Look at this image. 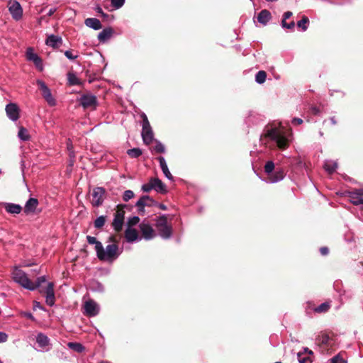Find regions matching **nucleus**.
Masks as SVG:
<instances>
[{"mask_svg": "<svg viewBox=\"0 0 363 363\" xmlns=\"http://www.w3.org/2000/svg\"><path fill=\"white\" fill-rule=\"evenodd\" d=\"M291 133L272 125H266L260 135V141L264 144L269 142L279 150H284L288 148L290 143Z\"/></svg>", "mask_w": 363, "mask_h": 363, "instance_id": "1", "label": "nucleus"}, {"mask_svg": "<svg viewBox=\"0 0 363 363\" xmlns=\"http://www.w3.org/2000/svg\"><path fill=\"white\" fill-rule=\"evenodd\" d=\"M98 248L96 256L99 260L104 262H113L122 252V250H120L118 246L115 243L108 245L105 249L103 245Z\"/></svg>", "mask_w": 363, "mask_h": 363, "instance_id": "2", "label": "nucleus"}, {"mask_svg": "<svg viewBox=\"0 0 363 363\" xmlns=\"http://www.w3.org/2000/svg\"><path fill=\"white\" fill-rule=\"evenodd\" d=\"M155 228L158 235L163 240H169L172 236V228L167 223V215L162 214L155 219Z\"/></svg>", "mask_w": 363, "mask_h": 363, "instance_id": "3", "label": "nucleus"}, {"mask_svg": "<svg viewBox=\"0 0 363 363\" xmlns=\"http://www.w3.org/2000/svg\"><path fill=\"white\" fill-rule=\"evenodd\" d=\"M13 280L20 286L29 291H34L33 282L28 277L27 274L18 267H15L11 272Z\"/></svg>", "mask_w": 363, "mask_h": 363, "instance_id": "4", "label": "nucleus"}, {"mask_svg": "<svg viewBox=\"0 0 363 363\" xmlns=\"http://www.w3.org/2000/svg\"><path fill=\"white\" fill-rule=\"evenodd\" d=\"M274 169V163L273 161H267L264 165V172L269 175L268 180L266 181L267 183H277L281 181L284 177L285 173L282 169H277L274 174H270Z\"/></svg>", "mask_w": 363, "mask_h": 363, "instance_id": "5", "label": "nucleus"}, {"mask_svg": "<svg viewBox=\"0 0 363 363\" xmlns=\"http://www.w3.org/2000/svg\"><path fill=\"white\" fill-rule=\"evenodd\" d=\"M140 118L143 120L141 135L143 143L145 145H150L155 140L152 127L145 113H142L140 114Z\"/></svg>", "mask_w": 363, "mask_h": 363, "instance_id": "6", "label": "nucleus"}, {"mask_svg": "<svg viewBox=\"0 0 363 363\" xmlns=\"http://www.w3.org/2000/svg\"><path fill=\"white\" fill-rule=\"evenodd\" d=\"M345 196L349 198V201L354 206L361 205L363 203V189H354L352 191H346Z\"/></svg>", "mask_w": 363, "mask_h": 363, "instance_id": "7", "label": "nucleus"}, {"mask_svg": "<svg viewBox=\"0 0 363 363\" xmlns=\"http://www.w3.org/2000/svg\"><path fill=\"white\" fill-rule=\"evenodd\" d=\"M92 201L91 204L94 207L101 206L106 198V190L104 187H95L92 192Z\"/></svg>", "mask_w": 363, "mask_h": 363, "instance_id": "8", "label": "nucleus"}, {"mask_svg": "<svg viewBox=\"0 0 363 363\" xmlns=\"http://www.w3.org/2000/svg\"><path fill=\"white\" fill-rule=\"evenodd\" d=\"M36 83L38 85L40 90L41 91L43 97L48 102V104L52 106H55L56 104V101L52 96L51 91L46 85V84L40 79H38Z\"/></svg>", "mask_w": 363, "mask_h": 363, "instance_id": "9", "label": "nucleus"}, {"mask_svg": "<svg viewBox=\"0 0 363 363\" xmlns=\"http://www.w3.org/2000/svg\"><path fill=\"white\" fill-rule=\"evenodd\" d=\"M156 205H157V202L148 195L142 196L135 203L138 213L142 215L145 213V206H155Z\"/></svg>", "mask_w": 363, "mask_h": 363, "instance_id": "10", "label": "nucleus"}, {"mask_svg": "<svg viewBox=\"0 0 363 363\" xmlns=\"http://www.w3.org/2000/svg\"><path fill=\"white\" fill-rule=\"evenodd\" d=\"M139 228L143 238L146 240H152L157 235L152 225L145 220L139 224Z\"/></svg>", "mask_w": 363, "mask_h": 363, "instance_id": "11", "label": "nucleus"}, {"mask_svg": "<svg viewBox=\"0 0 363 363\" xmlns=\"http://www.w3.org/2000/svg\"><path fill=\"white\" fill-rule=\"evenodd\" d=\"M125 212L121 209H118L114 214V218L112 222V226L115 231H121L124 223Z\"/></svg>", "mask_w": 363, "mask_h": 363, "instance_id": "12", "label": "nucleus"}, {"mask_svg": "<svg viewBox=\"0 0 363 363\" xmlns=\"http://www.w3.org/2000/svg\"><path fill=\"white\" fill-rule=\"evenodd\" d=\"M9 11L14 20L18 21L22 18L23 9L18 1H10Z\"/></svg>", "mask_w": 363, "mask_h": 363, "instance_id": "13", "label": "nucleus"}, {"mask_svg": "<svg viewBox=\"0 0 363 363\" xmlns=\"http://www.w3.org/2000/svg\"><path fill=\"white\" fill-rule=\"evenodd\" d=\"M35 340L39 347V349L37 350L38 351L47 352L50 350V339L46 335L42 333L37 334L35 337Z\"/></svg>", "mask_w": 363, "mask_h": 363, "instance_id": "14", "label": "nucleus"}, {"mask_svg": "<svg viewBox=\"0 0 363 363\" xmlns=\"http://www.w3.org/2000/svg\"><path fill=\"white\" fill-rule=\"evenodd\" d=\"M84 313L89 316L94 317L99 313V305L93 300H89L84 305Z\"/></svg>", "mask_w": 363, "mask_h": 363, "instance_id": "15", "label": "nucleus"}, {"mask_svg": "<svg viewBox=\"0 0 363 363\" xmlns=\"http://www.w3.org/2000/svg\"><path fill=\"white\" fill-rule=\"evenodd\" d=\"M7 117L12 121H16L19 118V108L15 103H9L6 106Z\"/></svg>", "mask_w": 363, "mask_h": 363, "instance_id": "16", "label": "nucleus"}, {"mask_svg": "<svg viewBox=\"0 0 363 363\" xmlns=\"http://www.w3.org/2000/svg\"><path fill=\"white\" fill-rule=\"evenodd\" d=\"M79 104L84 108L95 107L97 104V99L94 95L84 94L79 99Z\"/></svg>", "mask_w": 363, "mask_h": 363, "instance_id": "17", "label": "nucleus"}, {"mask_svg": "<svg viewBox=\"0 0 363 363\" xmlns=\"http://www.w3.org/2000/svg\"><path fill=\"white\" fill-rule=\"evenodd\" d=\"M26 57L28 60L32 61L36 68L40 71L43 69V64L42 59L35 52H33L32 48H29L26 51Z\"/></svg>", "mask_w": 363, "mask_h": 363, "instance_id": "18", "label": "nucleus"}, {"mask_svg": "<svg viewBox=\"0 0 363 363\" xmlns=\"http://www.w3.org/2000/svg\"><path fill=\"white\" fill-rule=\"evenodd\" d=\"M45 302L49 306H53L55 302V296L54 293V284L49 282L45 290Z\"/></svg>", "mask_w": 363, "mask_h": 363, "instance_id": "19", "label": "nucleus"}, {"mask_svg": "<svg viewBox=\"0 0 363 363\" xmlns=\"http://www.w3.org/2000/svg\"><path fill=\"white\" fill-rule=\"evenodd\" d=\"M150 182L152 184L153 189L160 194H165L167 192L166 185L159 178L152 177Z\"/></svg>", "mask_w": 363, "mask_h": 363, "instance_id": "20", "label": "nucleus"}, {"mask_svg": "<svg viewBox=\"0 0 363 363\" xmlns=\"http://www.w3.org/2000/svg\"><path fill=\"white\" fill-rule=\"evenodd\" d=\"M45 43L47 45L55 48L62 43V39L60 36L51 34L48 36Z\"/></svg>", "mask_w": 363, "mask_h": 363, "instance_id": "21", "label": "nucleus"}, {"mask_svg": "<svg viewBox=\"0 0 363 363\" xmlns=\"http://www.w3.org/2000/svg\"><path fill=\"white\" fill-rule=\"evenodd\" d=\"M38 205V201L35 198H30L24 206V212L26 214L34 213Z\"/></svg>", "mask_w": 363, "mask_h": 363, "instance_id": "22", "label": "nucleus"}, {"mask_svg": "<svg viewBox=\"0 0 363 363\" xmlns=\"http://www.w3.org/2000/svg\"><path fill=\"white\" fill-rule=\"evenodd\" d=\"M157 160L159 161L161 169H162L164 175L165 176V177L169 180H171V181L173 180V176L172 175V174L170 173V172L169 170V168L167 167V164L164 157L162 156H160L157 158Z\"/></svg>", "mask_w": 363, "mask_h": 363, "instance_id": "23", "label": "nucleus"}, {"mask_svg": "<svg viewBox=\"0 0 363 363\" xmlns=\"http://www.w3.org/2000/svg\"><path fill=\"white\" fill-rule=\"evenodd\" d=\"M125 238L128 242H133L136 240H140L138 238V233L134 228L128 227L125 231Z\"/></svg>", "mask_w": 363, "mask_h": 363, "instance_id": "24", "label": "nucleus"}, {"mask_svg": "<svg viewBox=\"0 0 363 363\" xmlns=\"http://www.w3.org/2000/svg\"><path fill=\"white\" fill-rule=\"evenodd\" d=\"M113 33V30L111 28H104L98 34V40L101 43H105L111 38Z\"/></svg>", "mask_w": 363, "mask_h": 363, "instance_id": "25", "label": "nucleus"}, {"mask_svg": "<svg viewBox=\"0 0 363 363\" xmlns=\"http://www.w3.org/2000/svg\"><path fill=\"white\" fill-rule=\"evenodd\" d=\"M271 18H272L271 13L268 10L264 9V10H262L258 13L257 21L259 23L265 26L269 21Z\"/></svg>", "mask_w": 363, "mask_h": 363, "instance_id": "26", "label": "nucleus"}, {"mask_svg": "<svg viewBox=\"0 0 363 363\" xmlns=\"http://www.w3.org/2000/svg\"><path fill=\"white\" fill-rule=\"evenodd\" d=\"M84 24L86 26L95 30H98L101 28V23L100 21L96 18H88L85 19Z\"/></svg>", "mask_w": 363, "mask_h": 363, "instance_id": "27", "label": "nucleus"}, {"mask_svg": "<svg viewBox=\"0 0 363 363\" xmlns=\"http://www.w3.org/2000/svg\"><path fill=\"white\" fill-rule=\"evenodd\" d=\"M4 207L6 212L11 214H18L22 210L21 205L13 203H5Z\"/></svg>", "mask_w": 363, "mask_h": 363, "instance_id": "28", "label": "nucleus"}, {"mask_svg": "<svg viewBox=\"0 0 363 363\" xmlns=\"http://www.w3.org/2000/svg\"><path fill=\"white\" fill-rule=\"evenodd\" d=\"M89 288L92 291L100 292V293L104 291V285L101 282H99V281L95 280V279H93L89 281Z\"/></svg>", "mask_w": 363, "mask_h": 363, "instance_id": "29", "label": "nucleus"}, {"mask_svg": "<svg viewBox=\"0 0 363 363\" xmlns=\"http://www.w3.org/2000/svg\"><path fill=\"white\" fill-rule=\"evenodd\" d=\"M323 167L328 174H333L337 168V163L335 161L326 160L324 162Z\"/></svg>", "mask_w": 363, "mask_h": 363, "instance_id": "30", "label": "nucleus"}, {"mask_svg": "<svg viewBox=\"0 0 363 363\" xmlns=\"http://www.w3.org/2000/svg\"><path fill=\"white\" fill-rule=\"evenodd\" d=\"M297 359L299 363H312L313 359L311 357L306 356L305 353L300 351L297 353Z\"/></svg>", "mask_w": 363, "mask_h": 363, "instance_id": "31", "label": "nucleus"}, {"mask_svg": "<svg viewBox=\"0 0 363 363\" xmlns=\"http://www.w3.org/2000/svg\"><path fill=\"white\" fill-rule=\"evenodd\" d=\"M67 346L69 349L73 350L74 351H76L77 352H82L84 351L85 347L79 342H69L67 344Z\"/></svg>", "mask_w": 363, "mask_h": 363, "instance_id": "32", "label": "nucleus"}, {"mask_svg": "<svg viewBox=\"0 0 363 363\" xmlns=\"http://www.w3.org/2000/svg\"><path fill=\"white\" fill-rule=\"evenodd\" d=\"M330 308V302L326 301L314 308L315 313H321L327 312Z\"/></svg>", "mask_w": 363, "mask_h": 363, "instance_id": "33", "label": "nucleus"}, {"mask_svg": "<svg viewBox=\"0 0 363 363\" xmlns=\"http://www.w3.org/2000/svg\"><path fill=\"white\" fill-rule=\"evenodd\" d=\"M267 79V73L263 70L259 71L255 75V82L259 84H263Z\"/></svg>", "mask_w": 363, "mask_h": 363, "instance_id": "34", "label": "nucleus"}, {"mask_svg": "<svg viewBox=\"0 0 363 363\" xmlns=\"http://www.w3.org/2000/svg\"><path fill=\"white\" fill-rule=\"evenodd\" d=\"M18 138L23 141H27L30 139V135L26 128L21 127L18 133Z\"/></svg>", "mask_w": 363, "mask_h": 363, "instance_id": "35", "label": "nucleus"}, {"mask_svg": "<svg viewBox=\"0 0 363 363\" xmlns=\"http://www.w3.org/2000/svg\"><path fill=\"white\" fill-rule=\"evenodd\" d=\"M106 220V217L105 216H100L96 218V220L94 222V228L96 229L101 228Z\"/></svg>", "mask_w": 363, "mask_h": 363, "instance_id": "36", "label": "nucleus"}, {"mask_svg": "<svg viewBox=\"0 0 363 363\" xmlns=\"http://www.w3.org/2000/svg\"><path fill=\"white\" fill-rule=\"evenodd\" d=\"M142 153V150L138 147H134L127 150V154L132 158H138Z\"/></svg>", "mask_w": 363, "mask_h": 363, "instance_id": "37", "label": "nucleus"}, {"mask_svg": "<svg viewBox=\"0 0 363 363\" xmlns=\"http://www.w3.org/2000/svg\"><path fill=\"white\" fill-rule=\"evenodd\" d=\"M86 240L90 245H95V250L96 253H97L99 248L98 247L101 246L102 243L100 241H98L95 237H92L91 235L86 236Z\"/></svg>", "mask_w": 363, "mask_h": 363, "instance_id": "38", "label": "nucleus"}, {"mask_svg": "<svg viewBox=\"0 0 363 363\" xmlns=\"http://www.w3.org/2000/svg\"><path fill=\"white\" fill-rule=\"evenodd\" d=\"M309 23V19L306 16H303L302 19L297 22V26L299 28H301L303 31H306L308 28V24Z\"/></svg>", "mask_w": 363, "mask_h": 363, "instance_id": "39", "label": "nucleus"}, {"mask_svg": "<svg viewBox=\"0 0 363 363\" xmlns=\"http://www.w3.org/2000/svg\"><path fill=\"white\" fill-rule=\"evenodd\" d=\"M155 143L154 150L157 153H164L166 151L165 146L158 140L155 139Z\"/></svg>", "mask_w": 363, "mask_h": 363, "instance_id": "40", "label": "nucleus"}, {"mask_svg": "<svg viewBox=\"0 0 363 363\" xmlns=\"http://www.w3.org/2000/svg\"><path fill=\"white\" fill-rule=\"evenodd\" d=\"M281 27L284 29L293 30L295 27V22L294 21H291L289 23H286V21H281Z\"/></svg>", "mask_w": 363, "mask_h": 363, "instance_id": "41", "label": "nucleus"}, {"mask_svg": "<svg viewBox=\"0 0 363 363\" xmlns=\"http://www.w3.org/2000/svg\"><path fill=\"white\" fill-rule=\"evenodd\" d=\"M330 337L327 334H323L319 337V341L322 345H328L330 344Z\"/></svg>", "mask_w": 363, "mask_h": 363, "instance_id": "42", "label": "nucleus"}, {"mask_svg": "<svg viewBox=\"0 0 363 363\" xmlns=\"http://www.w3.org/2000/svg\"><path fill=\"white\" fill-rule=\"evenodd\" d=\"M125 0H111V6L116 9H121L125 4Z\"/></svg>", "mask_w": 363, "mask_h": 363, "instance_id": "43", "label": "nucleus"}, {"mask_svg": "<svg viewBox=\"0 0 363 363\" xmlns=\"http://www.w3.org/2000/svg\"><path fill=\"white\" fill-rule=\"evenodd\" d=\"M134 197V193L132 190H125L123 195V199L125 201H128Z\"/></svg>", "mask_w": 363, "mask_h": 363, "instance_id": "44", "label": "nucleus"}, {"mask_svg": "<svg viewBox=\"0 0 363 363\" xmlns=\"http://www.w3.org/2000/svg\"><path fill=\"white\" fill-rule=\"evenodd\" d=\"M140 221V218L137 216H135L133 217L129 218L128 220V227H131L133 225H137Z\"/></svg>", "mask_w": 363, "mask_h": 363, "instance_id": "45", "label": "nucleus"}, {"mask_svg": "<svg viewBox=\"0 0 363 363\" xmlns=\"http://www.w3.org/2000/svg\"><path fill=\"white\" fill-rule=\"evenodd\" d=\"M46 281V278L45 276H41L37 278L35 283H33V286L35 289L40 287L43 283Z\"/></svg>", "mask_w": 363, "mask_h": 363, "instance_id": "46", "label": "nucleus"}, {"mask_svg": "<svg viewBox=\"0 0 363 363\" xmlns=\"http://www.w3.org/2000/svg\"><path fill=\"white\" fill-rule=\"evenodd\" d=\"M331 363H347V362L340 355L337 354L330 359Z\"/></svg>", "mask_w": 363, "mask_h": 363, "instance_id": "47", "label": "nucleus"}, {"mask_svg": "<svg viewBox=\"0 0 363 363\" xmlns=\"http://www.w3.org/2000/svg\"><path fill=\"white\" fill-rule=\"evenodd\" d=\"M141 189L144 192H149L151 190H152L153 189V186H152V184L150 182V180L149 181L148 183L143 184V186L141 187Z\"/></svg>", "mask_w": 363, "mask_h": 363, "instance_id": "48", "label": "nucleus"}, {"mask_svg": "<svg viewBox=\"0 0 363 363\" xmlns=\"http://www.w3.org/2000/svg\"><path fill=\"white\" fill-rule=\"evenodd\" d=\"M65 55L66 57L70 60H74L78 57L77 55H73L72 52L70 50H66L65 52Z\"/></svg>", "mask_w": 363, "mask_h": 363, "instance_id": "49", "label": "nucleus"}, {"mask_svg": "<svg viewBox=\"0 0 363 363\" xmlns=\"http://www.w3.org/2000/svg\"><path fill=\"white\" fill-rule=\"evenodd\" d=\"M8 338L9 335L7 333L0 331V343L6 342Z\"/></svg>", "mask_w": 363, "mask_h": 363, "instance_id": "50", "label": "nucleus"}, {"mask_svg": "<svg viewBox=\"0 0 363 363\" xmlns=\"http://www.w3.org/2000/svg\"><path fill=\"white\" fill-rule=\"evenodd\" d=\"M69 82L72 85H76L79 84L78 79L74 75L72 77L71 75L69 76Z\"/></svg>", "mask_w": 363, "mask_h": 363, "instance_id": "51", "label": "nucleus"}, {"mask_svg": "<svg viewBox=\"0 0 363 363\" xmlns=\"http://www.w3.org/2000/svg\"><path fill=\"white\" fill-rule=\"evenodd\" d=\"M301 351L303 353H305L306 356L312 357V356L313 355V352L311 350L308 349V347H303Z\"/></svg>", "mask_w": 363, "mask_h": 363, "instance_id": "52", "label": "nucleus"}, {"mask_svg": "<svg viewBox=\"0 0 363 363\" xmlns=\"http://www.w3.org/2000/svg\"><path fill=\"white\" fill-rule=\"evenodd\" d=\"M293 15L291 11H286L283 14V18L281 21H286L287 19L290 18Z\"/></svg>", "mask_w": 363, "mask_h": 363, "instance_id": "53", "label": "nucleus"}, {"mask_svg": "<svg viewBox=\"0 0 363 363\" xmlns=\"http://www.w3.org/2000/svg\"><path fill=\"white\" fill-rule=\"evenodd\" d=\"M291 123H292V124H294L295 125H301L303 123V120L299 118H294L291 120Z\"/></svg>", "mask_w": 363, "mask_h": 363, "instance_id": "54", "label": "nucleus"}, {"mask_svg": "<svg viewBox=\"0 0 363 363\" xmlns=\"http://www.w3.org/2000/svg\"><path fill=\"white\" fill-rule=\"evenodd\" d=\"M320 252L322 255H327L329 253V249L327 247H322L320 248Z\"/></svg>", "mask_w": 363, "mask_h": 363, "instance_id": "55", "label": "nucleus"}, {"mask_svg": "<svg viewBox=\"0 0 363 363\" xmlns=\"http://www.w3.org/2000/svg\"><path fill=\"white\" fill-rule=\"evenodd\" d=\"M311 111L313 114L314 115H318L319 113H320V110L318 108H317L316 106H313L311 107Z\"/></svg>", "mask_w": 363, "mask_h": 363, "instance_id": "56", "label": "nucleus"}, {"mask_svg": "<svg viewBox=\"0 0 363 363\" xmlns=\"http://www.w3.org/2000/svg\"><path fill=\"white\" fill-rule=\"evenodd\" d=\"M94 11L99 14H102L104 13L101 7L99 5H96L94 7Z\"/></svg>", "mask_w": 363, "mask_h": 363, "instance_id": "57", "label": "nucleus"}, {"mask_svg": "<svg viewBox=\"0 0 363 363\" xmlns=\"http://www.w3.org/2000/svg\"><path fill=\"white\" fill-rule=\"evenodd\" d=\"M23 315L25 317H26L27 318H29L30 320H34L35 319L33 315V314L31 313H30V312H25V313H23Z\"/></svg>", "mask_w": 363, "mask_h": 363, "instance_id": "58", "label": "nucleus"}, {"mask_svg": "<svg viewBox=\"0 0 363 363\" xmlns=\"http://www.w3.org/2000/svg\"><path fill=\"white\" fill-rule=\"evenodd\" d=\"M56 10H57L56 8H51V9H50L48 12V16H52L55 13V12L56 11Z\"/></svg>", "mask_w": 363, "mask_h": 363, "instance_id": "59", "label": "nucleus"}, {"mask_svg": "<svg viewBox=\"0 0 363 363\" xmlns=\"http://www.w3.org/2000/svg\"><path fill=\"white\" fill-rule=\"evenodd\" d=\"M155 206H158L160 209H162L163 211H166L167 209V206H165L164 204H162V203H159L158 202H157V205H156Z\"/></svg>", "mask_w": 363, "mask_h": 363, "instance_id": "60", "label": "nucleus"}, {"mask_svg": "<svg viewBox=\"0 0 363 363\" xmlns=\"http://www.w3.org/2000/svg\"><path fill=\"white\" fill-rule=\"evenodd\" d=\"M330 122H331V123H332L333 125H336V124H337V121H336V119H335V116H332V117H330Z\"/></svg>", "mask_w": 363, "mask_h": 363, "instance_id": "61", "label": "nucleus"}, {"mask_svg": "<svg viewBox=\"0 0 363 363\" xmlns=\"http://www.w3.org/2000/svg\"><path fill=\"white\" fill-rule=\"evenodd\" d=\"M108 241L109 242H116V238L115 236L113 235H111L108 238Z\"/></svg>", "mask_w": 363, "mask_h": 363, "instance_id": "62", "label": "nucleus"}, {"mask_svg": "<svg viewBox=\"0 0 363 363\" xmlns=\"http://www.w3.org/2000/svg\"><path fill=\"white\" fill-rule=\"evenodd\" d=\"M101 16H102L104 18H106H106H108L109 17V15H108V14H107V13H104V12L102 14H101Z\"/></svg>", "mask_w": 363, "mask_h": 363, "instance_id": "63", "label": "nucleus"}, {"mask_svg": "<svg viewBox=\"0 0 363 363\" xmlns=\"http://www.w3.org/2000/svg\"><path fill=\"white\" fill-rule=\"evenodd\" d=\"M254 117H255V115H254V114H251V115L249 116V118H248V121H249V122L252 121V118H254Z\"/></svg>", "mask_w": 363, "mask_h": 363, "instance_id": "64", "label": "nucleus"}]
</instances>
